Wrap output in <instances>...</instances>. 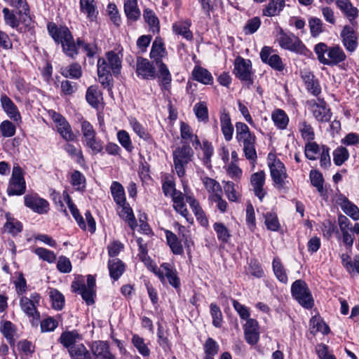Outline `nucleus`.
<instances>
[{
	"instance_id": "obj_1",
	"label": "nucleus",
	"mask_w": 359,
	"mask_h": 359,
	"mask_svg": "<svg viewBox=\"0 0 359 359\" xmlns=\"http://www.w3.org/2000/svg\"><path fill=\"white\" fill-rule=\"evenodd\" d=\"M97 67L100 83L104 88H109L112 80L111 73L115 76L121 73V59L118 53L109 51L104 57L99 58Z\"/></svg>"
},
{
	"instance_id": "obj_2",
	"label": "nucleus",
	"mask_w": 359,
	"mask_h": 359,
	"mask_svg": "<svg viewBox=\"0 0 359 359\" xmlns=\"http://www.w3.org/2000/svg\"><path fill=\"white\" fill-rule=\"evenodd\" d=\"M48 31L56 43H60L64 53L74 58L78 55L77 43H76L69 29L66 27H57L53 23L48 25Z\"/></svg>"
},
{
	"instance_id": "obj_3",
	"label": "nucleus",
	"mask_w": 359,
	"mask_h": 359,
	"mask_svg": "<svg viewBox=\"0 0 359 359\" xmlns=\"http://www.w3.org/2000/svg\"><path fill=\"white\" fill-rule=\"evenodd\" d=\"M277 41L283 49L304 55L308 52V49L298 36L292 33H285L283 29L278 33Z\"/></svg>"
},
{
	"instance_id": "obj_4",
	"label": "nucleus",
	"mask_w": 359,
	"mask_h": 359,
	"mask_svg": "<svg viewBox=\"0 0 359 359\" xmlns=\"http://www.w3.org/2000/svg\"><path fill=\"white\" fill-rule=\"evenodd\" d=\"M26 182L22 168L15 165L9 180L6 193L8 196H21L25 193Z\"/></svg>"
},
{
	"instance_id": "obj_5",
	"label": "nucleus",
	"mask_w": 359,
	"mask_h": 359,
	"mask_svg": "<svg viewBox=\"0 0 359 359\" xmlns=\"http://www.w3.org/2000/svg\"><path fill=\"white\" fill-rule=\"evenodd\" d=\"M292 297L306 309L313 306V299L306 283L302 280L294 281L291 287Z\"/></svg>"
},
{
	"instance_id": "obj_6",
	"label": "nucleus",
	"mask_w": 359,
	"mask_h": 359,
	"mask_svg": "<svg viewBox=\"0 0 359 359\" xmlns=\"http://www.w3.org/2000/svg\"><path fill=\"white\" fill-rule=\"evenodd\" d=\"M41 295L37 292L30 294L29 297L22 296L20 299V306L22 311L32 319V321L38 322L40 313L37 310L41 301Z\"/></svg>"
},
{
	"instance_id": "obj_7",
	"label": "nucleus",
	"mask_w": 359,
	"mask_h": 359,
	"mask_svg": "<svg viewBox=\"0 0 359 359\" xmlns=\"http://www.w3.org/2000/svg\"><path fill=\"white\" fill-rule=\"evenodd\" d=\"M338 224L344 243L351 248L353 245L355 234H359V224L355 223L353 225L349 219L343 215H339Z\"/></svg>"
},
{
	"instance_id": "obj_8",
	"label": "nucleus",
	"mask_w": 359,
	"mask_h": 359,
	"mask_svg": "<svg viewBox=\"0 0 359 359\" xmlns=\"http://www.w3.org/2000/svg\"><path fill=\"white\" fill-rule=\"evenodd\" d=\"M152 271L162 283H165L167 280L175 288L179 287L180 281L177 276V272L172 264L163 263L159 268L154 267Z\"/></svg>"
},
{
	"instance_id": "obj_9",
	"label": "nucleus",
	"mask_w": 359,
	"mask_h": 359,
	"mask_svg": "<svg viewBox=\"0 0 359 359\" xmlns=\"http://www.w3.org/2000/svg\"><path fill=\"white\" fill-rule=\"evenodd\" d=\"M270 168L271 178L279 190L285 188V180L287 177V173L284 164L279 158H270L268 163Z\"/></svg>"
},
{
	"instance_id": "obj_10",
	"label": "nucleus",
	"mask_w": 359,
	"mask_h": 359,
	"mask_svg": "<svg viewBox=\"0 0 359 359\" xmlns=\"http://www.w3.org/2000/svg\"><path fill=\"white\" fill-rule=\"evenodd\" d=\"M48 114L53 119L57 131L64 140L72 141L75 139L76 136L71 126L65 117L53 110H50Z\"/></svg>"
},
{
	"instance_id": "obj_11",
	"label": "nucleus",
	"mask_w": 359,
	"mask_h": 359,
	"mask_svg": "<svg viewBox=\"0 0 359 359\" xmlns=\"http://www.w3.org/2000/svg\"><path fill=\"white\" fill-rule=\"evenodd\" d=\"M340 39L344 47L348 53H353L358 46V34L351 25L343 27L340 32Z\"/></svg>"
},
{
	"instance_id": "obj_12",
	"label": "nucleus",
	"mask_w": 359,
	"mask_h": 359,
	"mask_svg": "<svg viewBox=\"0 0 359 359\" xmlns=\"http://www.w3.org/2000/svg\"><path fill=\"white\" fill-rule=\"evenodd\" d=\"M234 74L241 81L252 83V65L250 60L238 57L234 62Z\"/></svg>"
},
{
	"instance_id": "obj_13",
	"label": "nucleus",
	"mask_w": 359,
	"mask_h": 359,
	"mask_svg": "<svg viewBox=\"0 0 359 359\" xmlns=\"http://www.w3.org/2000/svg\"><path fill=\"white\" fill-rule=\"evenodd\" d=\"M25 205L38 214H45L48 210V202L36 194H27L24 197Z\"/></svg>"
},
{
	"instance_id": "obj_14",
	"label": "nucleus",
	"mask_w": 359,
	"mask_h": 359,
	"mask_svg": "<svg viewBox=\"0 0 359 359\" xmlns=\"http://www.w3.org/2000/svg\"><path fill=\"white\" fill-rule=\"evenodd\" d=\"M90 351L93 357L96 359H116L110 351L109 345L105 341H95L90 345Z\"/></svg>"
},
{
	"instance_id": "obj_15",
	"label": "nucleus",
	"mask_w": 359,
	"mask_h": 359,
	"mask_svg": "<svg viewBox=\"0 0 359 359\" xmlns=\"http://www.w3.org/2000/svg\"><path fill=\"white\" fill-rule=\"evenodd\" d=\"M136 73L144 79H153L156 76V68L147 59L140 57L137 59Z\"/></svg>"
},
{
	"instance_id": "obj_16",
	"label": "nucleus",
	"mask_w": 359,
	"mask_h": 359,
	"mask_svg": "<svg viewBox=\"0 0 359 359\" xmlns=\"http://www.w3.org/2000/svg\"><path fill=\"white\" fill-rule=\"evenodd\" d=\"M250 184L255 195L262 201L266 194V191L264 189L265 184V173L263 171L255 172L251 175Z\"/></svg>"
},
{
	"instance_id": "obj_17",
	"label": "nucleus",
	"mask_w": 359,
	"mask_h": 359,
	"mask_svg": "<svg viewBox=\"0 0 359 359\" xmlns=\"http://www.w3.org/2000/svg\"><path fill=\"white\" fill-rule=\"evenodd\" d=\"M244 333L247 342L252 345L255 344L259 338L257 320L248 319L244 325Z\"/></svg>"
},
{
	"instance_id": "obj_18",
	"label": "nucleus",
	"mask_w": 359,
	"mask_h": 359,
	"mask_svg": "<svg viewBox=\"0 0 359 359\" xmlns=\"http://www.w3.org/2000/svg\"><path fill=\"white\" fill-rule=\"evenodd\" d=\"M346 58V55L343 49L339 45H336L329 48L325 65H337L344 62Z\"/></svg>"
},
{
	"instance_id": "obj_19",
	"label": "nucleus",
	"mask_w": 359,
	"mask_h": 359,
	"mask_svg": "<svg viewBox=\"0 0 359 359\" xmlns=\"http://www.w3.org/2000/svg\"><path fill=\"white\" fill-rule=\"evenodd\" d=\"M306 157H314L319 155L320 157H330L329 149L325 145H319L313 140L307 142L305 144Z\"/></svg>"
},
{
	"instance_id": "obj_20",
	"label": "nucleus",
	"mask_w": 359,
	"mask_h": 359,
	"mask_svg": "<svg viewBox=\"0 0 359 359\" xmlns=\"http://www.w3.org/2000/svg\"><path fill=\"white\" fill-rule=\"evenodd\" d=\"M336 4L353 25L358 16V8L354 7L349 0H336Z\"/></svg>"
},
{
	"instance_id": "obj_21",
	"label": "nucleus",
	"mask_w": 359,
	"mask_h": 359,
	"mask_svg": "<svg viewBox=\"0 0 359 359\" xmlns=\"http://www.w3.org/2000/svg\"><path fill=\"white\" fill-rule=\"evenodd\" d=\"M1 103L4 110L10 118L13 119L15 121H21V116L16 105L8 96H6V95H1Z\"/></svg>"
},
{
	"instance_id": "obj_22",
	"label": "nucleus",
	"mask_w": 359,
	"mask_h": 359,
	"mask_svg": "<svg viewBox=\"0 0 359 359\" xmlns=\"http://www.w3.org/2000/svg\"><path fill=\"white\" fill-rule=\"evenodd\" d=\"M72 288L74 292L81 295L82 299L88 305L94 304L95 290L86 288L85 284L80 281H74L72 284Z\"/></svg>"
},
{
	"instance_id": "obj_23",
	"label": "nucleus",
	"mask_w": 359,
	"mask_h": 359,
	"mask_svg": "<svg viewBox=\"0 0 359 359\" xmlns=\"http://www.w3.org/2000/svg\"><path fill=\"white\" fill-rule=\"evenodd\" d=\"M184 195L181 191L177 192L175 196L171 197L173 202V208L176 212L183 216L188 222L192 223V218L189 217V212L184 203Z\"/></svg>"
},
{
	"instance_id": "obj_24",
	"label": "nucleus",
	"mask_w": 359,
	"mask_h": 359,
	"mask_svg": "<svg viewBox=\"0 0 359 359\" xmlns=\"http://www.w3.org/2000/svg\"><path fill=\"white\" fill-rule=\"evenodd\" d=\"M285 6V0H270L262 10V15L266 17L278 15Z\"/></svg>"
},
{
	"instance_id": "obj_25",
	"label": "nucleus",
	"mask_w": 359,
	"mask_h": 359,
	"mask_svg": "<svg viewBox=\"0 0 359 359\" xmlns=\"http://www.w3.org/2000/svg\"><path fill=\"white\" fill-rule=\"evenodd\" d=\"M186 201L189 204L192 211L195 214V216L196 217V219L200 222V224L203 226H208V220L205 216L204 212L199 205L198 202L194 198V197L192 196L187 195Z\"/></svg>"
},
{
	"instance_id": "obj_26",
	"label": "nucleus",
	"mask_w": 359,
	"mask_h": 359,
	"mask_svg": "<svg viewBox=\"0 0 359 359\" xmlns=\"http://www.w3.org/2000/svg\"><path fill=\"white\" fill-rule=\"evenodd\" d=\"M81 339L82 337L77 331H66L60 335V342L69 351L71 347L77 345L76 342Z\"/></svg>"
},
{
	"instance_id": "obj_27",
	"label": "nucleus",
	"mask_w": 359,
	"mask_h": 359,
	"mask_svg": "<svg viewBox=\"0 0 359 359\" xmlns=\"http://www.w3.org/2000/svg\"><path fill=\"white\" fill-rule=\"evenodd\" d=\"M81 12L86 15L90 21H93L98 13L96 4L94 0H80Z\"/></svg>"
},
{
	"instance_id": "obj_28",
	"label": "nucleus",
	"mask_w": 359,
	"mask_h": 359,
	"mask_svg": "<svg viewBox=\"0 0 359 359\" xmlns=\"http://www.w3.org/2000/svg\"><path fill=\"white\" fill-rule=\"evenodd\" d=\"M124 1V12L126 17L129 20L136 21L140 15L141 12L137 6V0H123Z\"/></svg>"
},
{
	"instance_id": "obj_29",
	"label": "nucleus",
	"mask_w": 359,
	"mask_h": 359,
	"mask_svg": "<svg viewBox=\"0 0 359 359\" xmlns=\"http://www.w3.org/2000/svg\"><path fill=\"white\" fill-rule=\"evenodd\" d=\"M311 111L314 117L317 121L321 122H327L330 120L331 113L328 108L325 107L324 103H313L311 105Z\"/></svg>"
},
{
	"instance_id": "obj_30",
	"label": "nucleus",
	"mask_w": 359,
	"mask_h": 359,
	"mask_svg": "<svg viewBox=\"0 0 359 359\" xmlns=\"http://www.w3.org/2000/svg\"><path fill=\"white\" fill-rule=\"evenodd\" d=\"M68 352L72 359H96L83 344H77L71 347Z\"/></svg>"
},
{
	"instance_id": "obj_31",
	"label": "nucleus",
	"mask_w": 359,
	"mask_h": 359,
	"mask_svg": "<svg viewBox=\"0 0 359 359\" xmlns=\"http://www.w3.org/2000/svg\"><path fill=\"white\" fill-rule=\"evenodd\" d=\"M221 129L226 141L232 139L233 128L231 124V118L228 113L224 111L220 116Z\"/></svg>"
},
{
	"instance_id": "obj_32",
	"label": "nucleus",
	"mask_w": 359,
	"mask_h": 359,
	"mask_svg": "<svg viewBox=\"0 0 359 359\" xmlns=\"http://www.w3.org/2000/svg\"><path fill=\"white\" fill-rule=\"evenodd\" d=\"M108 268L110 276L114 280H118L125 271L124 264L117 258L109 260Z\"/></svg>"
},
{
	"instance_id": "obj_33",
	"label": "nucleus",
	"mask_w": 359,
	"mask_h": 359,
	"mask_svg": "<svg viewBox=\"0 0 359 359\" xmlns=\"http://www.w3.org/2000/svg\"><path fill=\"white\" fill-rule=\"evenodd\" d=\"M6 222L4 224L5 231L15 236L22 231V224L17 219L11 215L10 213L6 214Z\"/></svg>"
},
{
	"instance_id": "obj_34",
	"label": "nucleus",
	"mask_w": 359,
	"mask_h": 359,
	"mask_svg": "<svg viewBox=\"0 0 359 359\" xmlns=\"http://www.w3.org/2000/svg\"><path fill=\"white\" fill-rule=\"evenodd\" d=\"M271 118L278 129L284 130L288 125L289 118L283 109H275L271 114Z\"/></svg>"
},
{
	"instance_id": "obj_35",
	"label": "nucleus",
	"mask_w": 359,
	"mask_h": 359,
	"mask_svg": "<svg viewBox=\"0 0 359 359\" xmlns=\"http://www.w3.org/2000/svg\"><path fill=\"white\" fill-rule=\"evenodd\" d=\"M192 76L194 80L205 85L212 83L213 81L210 72L201 67H195L192 72Z\"/></svg>"
},
{
	"instance_id": "obj_36",
	"label": "nucleus",
	"mask_w": 359,
	"mask_h": 359,
	"mask_svg": "<svg viewBox=\"0 0 359 359\" xmlns=\"http://www.w3.org/2000/svg\"><path fill=\"white\" fill-rule=\"evenodd\" d=\"M128 122L134 133L144 140H149L151 136L147 130L134 117H129Z\"/></svg>"
},
{
	"instance_id": "obj_37",
	"label": "nucleus",
	"mask_w": 359,
	"mask_h": 359,
	"mask_svg": "<svg viewBox=\"0 0 359 359\" xmlns=\"http://www.w3.org/2000/svg\"><path fill=\"white\" fill-rule=\"evenodd\" d=\"M165 236L172 252L175 255H182L183 253V248L177 236L172 231L167 230L165 231Z\"/></svg>"
},
{
	"instance_id": "obj_38",
	"label": "nucleus",
	"mask_w": 359,
	"mask_h": 359,
	"mask_svg": "<svg viewBox=\"0 0 359 359\" xmlns=\"http://www.w3.org/2000/svg\"><path fill=\"white\" fill-rule=\"evenodd\" d=\"M311 332L313 334L321 332L324 334H328L330 328L328 325L321 319L320 316H315L310 320Z\"/></svg>"
},
{
	"instance_id": "obj_39",
	"label": "nucleus",
	"mask_w": 359,
	"mask_h": 359,
	"mask_svg": "<svg viewBox=\"0 0 359 359\" xmlns=\"http://www.w3.org/2000/svg\"><path fill=\"white\" fill-rule=\"evenodd\" d=\"M61 74L66 78L79 79L82 75L81 66L79 63H72L69 66L61 69Z\"/></svg>"
},
{
	"instance_id": "obj_40",
	"label": "nucleus",
	"mask_w": 359,
	"mask_h": 359,
	"mask_svg": "<svg viewBox=\"0 0 359 359\" xmlns=\"http://www.w3.org/2000/svg\"><path fill=\"white\" fill-rule=\"evenodd\" d=\"M190 26L191 22L189 21L180 22L173 25L172 29L175 34L182 35L187 40H191L193 34L189 29Z\"/></svg>"
},
{
	"instance_id": "obj_41",
	"label": "nucleus",
	"mask_w": 359,
	"mask_h": 359,
	"mask_svg": "<svg viewBox=\"0 0 359 359\" xmlns=\"http://www.w3.org/2000/svg\"><path fill=\"white\" fill-rule=\"evenodd\" d=\"M342 210L354 220L359 219V208L346 198H344L340 203Z\"/></svg>"
},
{
	"instance_id": "obj_42",
	"label": "nucleus",
	"mask_w": 359,
	"mask_h": 359,
	"mask_svg": "<svg viewBox=\"0 0 359 359\" xmlns=\"http://www.w3.org/2000/svg\"><path fill=\"white\" fill-rule=\"evenodd\" d=\"M111 192L114 201L118 205L126 203L125 192L123 186L117 182H114L111 185Z\"/></svg>"
},
{
	"instance_id": "obj_43",
	"label": "nucleus",
	"mask_w": 359,
	"mask_h": 359,
	"mask_svg": "<svg viewBox=\"0 0 359 359\" xmlns=\"http://www.w3.org/2000/svg\"><path fill=\"white\" fill-rule=\"evenodd\" d=\"M165 53L163 43L160 39L156 38L153 42L150 52L151 58L154 59L156 64L161 62V58Z\"/></svg>"
},
{
	"instance_id": "obj_44",
	"label": "nucleus",
	"mask_w": 359,
	"mask_h": 359,
	"mask_svg": "<svg viewBox=\"0 0 359 359\" xmlns=\"http://www.w3.org/2000/svg\"><path fill=\"white\" fill-rule=\"evenodd\" d=\"M143 17L153 32L158 31L159 21L155 13L152 10L146 8L143 13Z\"/></svg>"
},
{
	"instance_id": "obj_45",
	"label": "nucleus",
	"mask_w": 359,
	"mask_h": 359,
	"mask_svg": "<svg viewBox=\"0 0 359 359\" xmlns=\"http://www.w3.org/2000/svg\"><path fill=\"white\" fill-rule=\"evenodd\" d=\"M203 183L205 189L210 194V196L222 194V191L218 182L210 177H204Z\"/></svg>"
},
{
	"instance_id": "obj_46",
	"label": "nucleus",
	"mask_w": 359,
	"mask_h": 359,
	"mask_svg": "<svg viewBox=\"0 0 359 359\" xmlns=\"http://www.w3.org/2000/svg\"><path fill=\"white\" fill-rule=\"evenodd\" d=\"M273 270L276 277L283 283L287 282V276L285 270L278 257H275L272 263Z\"/></svg>"
},
{
	"instance_id": "obj_47",
	"label": "nucleus",
	"mask_w": 359,
	"mask_h": 359,
	"mask_svg": "<svg viewBox=\"0 0 359 359\" xmlns=\"http://www.w3.org/2000/svg\"><path fill=\"white\" fill-rule=\"evenodd\" d=\"M119 205L121 207L119 212L120 217L125 219L132 229H134L137 226V223L133 210L128 205H126V203Z\"/></svg>"
},
{
	"instance_id": "obj_48",
	"label": "nucleus",
	"mask_w": 359,
	"mask_h": 359,
	"mask_svg": "<svg viewBox=\"0 0 359 359\" xmlns=\"http://www.w3.org/2000/svg\"><path fill=\"white\" fill-rule=\"evenodd\" d=\"M101 97V93L95 86H90L86 92V98L87 102L93 107H96Z\"/></svg>"
},
{
	"instance_id": "obj_49",
	"label": "nucleus",
	"mask_w": 359,
	"mask_h": 359,
	"mask_svg": "<svg viewBox=\"0 0 359 359\" xmlns=\"http://www.w3.org/2000/svg\"><path fill=\"white\" fill-rule=\"evenodd\" d=\"M309 177L311 184L317 189V191L320 195L324 194L323 188V177L322 174L315 170H312L310 172Z\"/></svg>"
},
{
	"instance_id": "obj_50",
	"label": "nucleus",
	"mask_w": 359,
	"mask_h": 359,
	"mask_svg": "<svg viewBox=\"0 0 359 359\" xmlns=\"http://www.w3.org/2000/svg\"><path fill=\"white\" fill-rule=\"evenodd\" d=\"M49 297L52 302V306L56 310H61L65 305L63 294L56 289H50Z\"/></svg>"
},
{
	"instance_id": "obj_51",
	"label": "nucleus",
	"mask_w": 359,
	"mask_h": 359,
	"mask_svg": "<svg viewBox=\"0 0 359 359\" xmlns=\"http://www.w3.org/2000/svg\"><path fill=\"white\" fill-rule=\"evenodd\" d=\"M117 140L121 145L128 151L133 150L134 146L132 143L129 133L125 130H120L117 133Z\"/></svg>"
},
{
	"instance_id": "obj_52",
	"label": "nucleus",
	"mask_w": 359,
	"mask_h": 359,
	"mask_svg": "<svg viewBox=\"0 0 359 359\" xmlns=\"http://www.w3.org/2000/svg\"><path fill=\"white\" fill-rule=\"evenodd\" d=\"M266 228L272 231H277L280 227L278 217L276 213L268 212L264 215Z\"/></svg>"
},
{
	"instance_id": "obj_53",
	"label": "nucleus",
	"mask_w": 359,
	"mask_h": 359,
	"mask_svg": "<svg viewBox=\"0 0 359 359\" xmlns=\"http://www.w3.org/2000/svg\"><path fill=\"white\" fill-rule=\"evenodd\" d=\"M213 229L217 233L219 241L222 243H227L230 238V233L229 229L224 226V224L216 222L213 224Z\"/></svg>"
},
{
	"instance_id": "obj_54",
	"label": "nucleus",
	"mask_w": 359,
	"mask_h": 359,
	"mask_svg": "<svg viewBox=\"0 0 359 359\" xmlns=\"http://www.w3.org/2000/svg\"><path fill=\"white\" fill-rule=\"evenodd\" d=\"M194 111L198 120L207 122L208 120V107L204 102L196 103L194 107Z\"/></svg>"
},
{
	"instance_id": "obj_55",
	"label": "nucleus",
	"mask_w": 359,
	"mask_h": 359,
	"mask_svg": "<svg viewBox=\"0 0 359 359\" xmlns=\"http://www.w3.org/2000/svg\"><path fill=\"white\" fill-rule=\"evenodd\" d=\"M224 190L228 199L232 202H236L240 198L239 193L236 189V185L232 182H226L224 185Z\"/></svg>"
},
{
	"instance_id": "obj_56",
	"label": "nucleus",
	"mask_w": 359,
	"mask_h": 359,
	"mask_svg": "<svg viewBox=\"0 0 359 359\" xmlns=\"http://www.w3.org/2000/svg\"><path fill=\"white\" fill-rule=\"evenodd\" d=\"M299 130L302 138L306 142L313 140L315 138V133L311 125L307 124L303 121L299 124Z\"/></svg>"
},
{
	"instance_id": "obj_57",
	"label": "nucleus",
	"mask_w": 359,
	"mask_h": 359,
	"mask_svg": "<svg viewBox=\"0 0 359 359\" xmlns=\"http://www.w3.org/2000/svg\"><path fill=\"white\" fill-rule=\"evenodd\" d=\"M71 184L77 191L85 187L86 178L79 171L74 170L71 175Z\"/></svg>"
},
{
	"instance_id": "obj_58",
	"label": "nucleus",
	"mask_w": 359,
	"mask_h": 359,
	"mask_svg": "<svg viewBox=\"0 0 359 359\" xmlns=\"http://www.w3.org/2000/svg\"><path fill=\"white\" fill-rule=\"evenodd\" d=\"M132 342L141 355L143 356L149 355L150 351L142 337L137 334H134L132 338Z\"/></svg>"
},
{
	"instance_id": "obj_59",
	"label": "nucleus",
	"mask_w": 359,
	"mask_h": 359,
	"mask_svg": "<svg viewBox=\"0 0 359 359\" xmlns=\"http://www.w3.org/2000/svg\"><path fill=\"white\" fill-rule=\"evenodd\" d=\"M34 252L39 257L48 263H53L56 259V255L53 252L43 248H37Z\"/></svg>"
},
{
	"instance_id": "obj_60",
	"label": "nucleus",
	"mask_w": 359,
	"mask_h": 359,
	"mask_svg": "<svg viewBox=\"0 0 359 359\" xmlns=\"http://www.w3.org/2000/svg\"><path fill=\"white\" fill-rule=\"evenodd\" d=\"M210 307L213 325L216 327H220L222 322V313L219 307L214 303H212Z\"/></svg>"
},
{
	"instance_id": "obj_61",
	"label": "nucleus",
	"mask_w": 359,
	"mask_h": 359,
	"mask_svg": "<svg viewBox=\"0 0 359 359\" xmlns=\"http://www.w3.org/2000/svg\"><path fill=\"white\" fill-rule=\"evenodd\" d=\"M309 26L313 37H317L323 32V22L318 18H311L309 21Z\"/></svg>"
},
{
	"instance_id": "obj_62",
	"label": "nucleus",
	"mask_w": 359,
	"mask_h": 359,
	"mask_svg": "<svg viewBox=\"0 0 359 359\" xmlns=\"http://www.w3.org/2000/svg\"><path fill=\"white\" fill-rule=\"evenodd\" d=\"M0 133L4 137H13L15 133V126L9 121H4L0 123Z\"/></svg>"
},
{
	"instance_id": "obj_63",
	"label": "nucleus",
	"mask_w": 359,
	"mask_h": 359,
	"mask_svg": "<svg viewBox=\"0 0 359 359\" xmlns=\"http://www.w3.org/2000/svg\"><path fill=\"white\" fill-rule=\"evenodd\" d=\"M11 6L15 7L19 14L27 15L29 13V7L26 0H4Z\"/></svg>"
},
{
	"instance_id": "obj_64",
	"label": "nucleus",
	"mask_w": 359,
	"mask_h": 359,
	"mask_svg": "<svg viewBox=\"0 0 359 359\" xmlns=\"http://www.w3.org/2000/svg\"><path fill=\"white\" fill-rule=\"evenodd\" d=\"M77 46L79 48H82L89 57H93L97 50V46L95 43H86L80 38L77 39Z\"/></svg>"
}]
</instances>
